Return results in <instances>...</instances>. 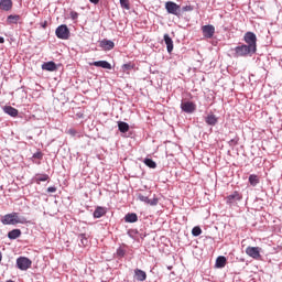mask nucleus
<instances>
[{
  "instance_id": "nucleus-9",
  "label": "nucleus",
  "mask_w": 282,
  "mask_h": 282,
  "mask_svg": "<svg viewBox=\"0 0 282 282\" xmlns=\"http://www.w3.org/2000/svg\"><path fill=\"white\" fill-rule=\"evenodd\" d=\"M237 202H241V196L239 195V192H234L226 198V203L229 206H232V204H237Z\"/></svg>"
},
{
  "instance_id": "nucleus-22",
  "label": "nucleus",
  "mask_w": 282,
  "mask_h": 282,
  "mask_svg": "<svg viewBox=\"0 0 282 282\" xmlns=\"http://www.w3.org/2000/svg\"><path fill=\"white\" fill-rule=\"evenodd\" d=\"M20 19H21V15L10 14L7 18V23H9V25L18 24Z\"/></svg>"
},
{
  "instance_id": "nucleus-20",
  "label": "nucleus",
  "mask_w": 282,
  "mask_h": 282,
  "mask_svg": "<svg viewBox=\"0 0 282 282\" xmlns=\"http://www.w3.org/2000/svg\"><path fill=\"white\" fill-rule=\"evenodd\" d=\"M124 221L127 224H135V221H138V214L135 213L127 214L124 216Z\"/></svg>"
},
{
  "instance_id": "nucleus-27",
  "label": "nucleus",
  "mask_w": 282,
  "mask_h": 282,
  "mask_svg": "<svg viewBox=\"0 0 282 282\" xmlns=\"http://www.w3.org/2000/svg\"><path fill=\"white\" fill-rule=\"evenodd\" d=\"M249 184L251 186H257V184H259V176H257V174L249 175Z\"/></svg>"
},
{
  "instance_id": "nucleus-5",
  "label": "nucleus",
  "mask_w": 282,
  "mask_h": 282,
  "mask_svg": "<svg viewBox=\"0 0 282 282\" xmlns=\"http://www.w3.org/2000/svg\"><path fill=\"white\" fill-rule=\"evenodd\" d=\"M243 41L249 47H252L257 52V34H254V32L249 31L245 33Z\"/></svg>"
},
{
  "instance_id": "nucleus-41",
  "label": "nucleus",
  "mask_w": 282,
  "mask_h": 282,
  "mask_svg": "<svg viewBox=\"0 0 282 282\" xmlns=\"http://www.w3.org/2000/svg\"><path fill=\"white\" fill-rule=\"evenodd\" d=\"M90 3H94L95 6H97V3H100V0H89Z\"/></svg>"
},
{
  "instance_id": "nucleus-6",
  "label": "nucleus",
  "mask_w": 282,
  "mask_h": 282,
  "mask_svg": "<svg viewBox=\"0 0 282 282\" xmlns=\"http://www.w3.org/2000/svg\"><path fill=\"white\" fill-rule=\"evenodd\" d=\"M246 254H248V257H251V259H256V261H259V259H261V248L260 247H247Z\"/></svg>"
},
{
  "instance_id": "nucleus-12",
  "label": "nucleus",
  "mask_w": 282,
  "mask_h": 282,
  "mask_svg": "<svg viewBox=\"0 0 282 282\" xmlns=\"http://www.w3.org/2000/svg\"><path fill=\"white\" fill-rule=\"evenodd\" d=\"M1 224L3 226H14V217L13 214H7L1 218Z\"/></svg>"
},
{
  "instance_id": "nucleus-31",
  "label": "nucleus",
  "mask_w": 282,
  "mask_h": 282,
  "mask_svg": "<svg viewBox=\"0 0 282 282\" xmlns=\"http://www.w3.org/2000/svg\"><path fill=\"white\" fill-rule=\"evenodd\" d=\"M193 237H199L202 235V228L199 226H196L192 229Z\"/></svg>"
},
{
  "instance_id": "nucleus-32",
  "label": "nucleus",
  "mask_w": 282,
  "mask_h": 282,
  "mask_svg": "<svg viewBox=\"0 0 282 282\" xmlns=\"http://www.w3.org/2000/svg\"><path fill=\"white\" fill-rule=\"evenodd\" d=\"M138 200L143 202L144 204H149V196H144L142 194L138 195Z\"/></svg>"
},
{
  "instance_id": "nucleus-35",
  "label": "nucleus",
  "mask_w": 282,
  "mask_h": 282,
  "mask_svg": "<svg viewBox=\"0 0 282 282\" xmlns=\"http://www.w3.org/2000/svg\"><path fill=\"white\" fill-rule=\"evenodd\" d=\"M33 158H35L36 160H41V158H43V153L36 152L33 154Z\"/></svg>"
},
{
  "instance_id": "nucleus-19",
  "label": "nucleus",
  "mask_w": 282,
  "mask_h": 282,
  "mask_svg": "<svg viewBox=\"0 0 282 282\" xmlns=\"http://www.w3.org/2000/svg\"><path fill=\"white\" fill-rule=\"evenodd\" d=\"M94 67H101L102 69H111V64L107 61L93 62Z\"/></svg>"
},
{
  "instance_id": "nucleus-39",
  "label": "nucleus",
  "mask_w": 282,
  "mask_h": 282,
  "mask_svg": "<svg viewBox=\"0 0 282 282\" xmlns=\"http://www.w3.org/2000/svg\"><path fill=\"white\" fill-rule=\"evenodd\" d=\"M41 28H43V30H45V28H47V21L41 22Z\"/></svg>"
},
{
  "instance_id": "nucleus-7",
  "label": "nucleus",
  "mask_w": 282,
  "mask_h": 282,
  "mask_svg": "<svg viewBox=\"0 0 282 282\" xmlns=\"http://www.w3.org/2000/svg\"><path fill=\"white\" fill-rule=\"evenodd\" d=\"M181 109L185 113H194L195 109H197V106L193 101H185L181 104Z\"/></svg>"
},
{
  "instance_id": "nucleus-34",
  "label": "nucleus",
  "mask_w": 282,
  "mask_h": 282,
  "mask_svg": "<svg viewBox=\"0 0 282 282\" xmlns=\"http://www.w3.org/2000/svg\"><path fill=\"white\" fill-rule=\"evenodd\" d=\"M193 10H194L193 6L182 7V12H193Z\"/></svg>"
},
{
  "instance_id": "nucleus-15",
  "label": "nucleus",
  "mask_w": 282,
  "mask_h": 282,
  "mask_svg": "<svg viewBox=\"0 0 282 282\" xmlns=\"http://www.w3.org/2000/svg\"><path fill=\"white\" fill-rule=\"evenodd\" d=\"M42 69H44V72H56V69H58V67L56 66V63L51 61V62H45L44 64H42Z\"/></svg>"
},
{
  "instance_id": "nucleus-25",
  "label": "nucleus",
  "mask_w": 282,
  "mask_h": 282,
  "mask_svg": "<svg viewBox=\"0 0 282 282\" xmlns=\"http://www.w3.org/2000/svg\"><path fill=\"white\" fill-rule=\"evenodd\" d=\"M118 129L121 133H127V131H129V123H127L124 121H119Z\"/></svg>"
},
{
  "instance_id": "nucleus-18",
  "label": "nucleus",
  "mask_w": 282,
  "mask_h": 282,
  "mask_svg": "<svg viewBox=\"0 0 282 282\" xmlns=\"http://www.w3.org/2000/svg\"><path fill=\"white\" fill-rule=\"evenodd\" d=\"M134 279L140 282L147 281V272H144L142 269H135Z\"/></svg>"
},
{
  "instance_id": "nucleus-40",
  "label": "nucleus",
  "mask_w": 282,
  "mask_h": 282,
  "mask_svg": "<svg viewBox=\"0 0 282 282\" xmlns=\"http://www.w3.org/2000/svg\"><path fill=\"white\" fill-rule=\"evenodd\" d=\"M234 144H237V140L231 139V140L229 141V145H230V147H234Z\"/></svg>"
},
{
  "instance_id": "nucleus-11",
  "label": "nucleus",
  "mask_w": 282,
  "mask_h": 282,
  "mask_svg": "<svg viewBox=\"0 0 282 282\" xmlns=\"http://www.w3.org/2000/svg\"><path fill=\"white\" fill-rule=\"evenodd\" d=\"M2 109L4 113L11 116V118H17L19 116V110L12 106H4Z\"/></svg>"
},
{
  "instance_id": "nucleus-43",
  "label": "nucleus",
  "mask_w": 282,
  "mask_h": 282,
  "mask_svg": "<svg viewBox=\"0 0 282 282\" xmlns=\"http://www.w3.org/2000/svg\"><path fill=\"white\" fill-rule=\"evenodd\" d=\"M69 133H70L72 135H75V134H76V131L69 130Z\"/></svg>"
},
{
  "instance_id": "nucleus-10",
  "label": "nucleus",
  "mask_w": 282,
  "mask_h": 282,
  "mask_svg": "<svg viewBox=\"0 0 282 282\" xmlns=\"http://www.w3.org/2000/svg\"><path fill=\"white\" fill-rule=\"evenodd\" d=\"M99 45L102 47V50H106V52H109L116 47V44L111 40H102Z\"/></svg>"
},
{
  "instance_id": "nucleus-21",
  "label": "nucleus",
  "mask_w": 282,
  "mask_h": 282,
  "mask_svg": "<svg viewBox=\"0 0 282 282\" xmlns=\"http://www.w3.org/2000/svg\"><path fill=\"white\" fill-rule=\"evenodd\" d=\"M107 215V210L104 207H97L94 212L95 219H100V217H105Z\"/></svg>"
},
{
  "instance_id": "nucleus-16",
  "label": "nucleus",
  "mask_w": 282,
  "mask_h": 282,
  "mask_svg": "<svg viewBox=\"0 0 282 282\" xmlns=\"http://www.w3.org/2000/svg\"><path fill=\"white\" fill-rule=\"evenodd\" d=\"M0 10L10 12L12 10V0H0Z\"/></svg>"
},
{
  "instance_id": "nucleus-26",
  "label": "nucleus",
  "mask_w": 282,
  "mask_h": 282,
  "mask_svg": "<svg viewBox=\"0 0 282 282\" xmlns=\"http://www.w3.org/2000/svg\"><path fill=\"white\" fill-rule=\"evenodd\" d=\"M143 163L145 166H149V169H158V163H155V161L152 159H144Z\"/></svg>"
},
{
  "instance_id": "nucleus-36",
  "label": "nucleus",
  "mask_w": 282,
  "mask_h": 282,
  "mask_svg": "<svg viewBox=\"0 0 282 282\" xmlns=\"http://www.w3.org/2000/svg\"><path fill=\"white\" fill-rule=\"evenodd\" d=\"M118 257H124V251L122 248L117 249Z\"/></svg>"
},
{
  "instance_id": "nucleus-42",
  "label": "nucleus",
  "mask_w": 282,
  "mask_h": 282,
  "mask_svg": "<svg viewBox=\"0 0 282 282\" xmlns=\"http://www.w3.org/2000/svg\"><path fill=\"white\" fill-rule=\"evenodd\" d=\"M0 43H6V39H3V36H0Z\"/></svg>"
},
{
  "instance_id": "nucleus-37",
  "label": "nucleus",
  "mask_w": 282,
  "mask_h": 282,
  "mask_svg": "<svg viewBox=\"0 0 282 282\" xmlns=\"http://www.w3.org/2000/svg\"><path fill=\"white\" fill-rule=\"evenodd\" d=\"M46 193H56V187L55 186L47 187Z\"/></svg>"
},
{
  "instance_id": "nucleus-4",
  "label": "nucleus",
  "mask_w": 282,
  "mask_h": 282,
  "mask_svg": "<svg viewBox=\"0 0 282 282\" xmlns=\"http://www.w3.org/2000/svg\"><path fill=\"white\" fill-rule=\"evenodd\" d=\"M55 35L57 36V39H61L62 41H67V39H69V28H67L66 24H61L55 30Z\"/></svg>"
},
{
  "instance_id": "nucleus-28",
  "label": "nucleus",
  "mask_w": 282,
  "mask_h": 282,
  "mask_svg": "<svg viewBox=\"0 0 282 282\" xmlns=\"http://www.w3.org/2000/svg\"><path fill=\"white\" fill-rule=\"evenodd\" d=\"M48 180H50V175L47 174L37 175L35 177V182H37V184H41V182H47Z\"/></svg>"
},
{
  "instance_id": "nucleus-17",
  "label": "nucleus",
  "mask_w": 282,
  "mask_h": 282,
  "mask_svg": "<svg viewBox=\"0 0 282 282\" xmlns=\"http://www.w3.org/2000/svg\"><path fill=\"white\" fill-rule=\"evenodd\" d=\"M205 122L206 124H208L209 127H215V124H217V122H219V118H217V116L210 113L205 118Z\"/></svg>"
},
{
  "instance_id": "nucleus-38",
  "label": "nucleus",
  "mask_w": 282,
  "mask_h": 282,
  "mask_svg": "<svg viewBox=\"0 0 282 282\" xmlns=\"http://www.w3.org/2000/svg\"><path fill=\"white\" fill-rule=\"evenodd\" d=\"M70 19H73V21H75V19H78V13L77 12H70Z\"/></svg>"
},
{
  "instance_id": "nucleus-30",
  "label": "nucleus",
  "mask_w": 282,
  "mask_h": 282,
  "mask_svg": "<svg viewBox=\"0 0 282 282\" xmlns=\"http://www.w3.org/2000/svg\"><path fill=\"white\" fill-rule=\"evenodd\" d=\"M119 3L123 10H131V4L129 0H119Z\"/></svg>"
},
{
  "instance_id": "nucleus-2",
  "label": "nucleus",
  "mask_w": 282,
  "mask_h": 282,
  "mask_svg": "<svg viewBox=\"0 0 282 282\" xmlns=\"http://www.w3.org/2000/svg\"><path fill=\"white\" fill-rule=\"evenodd\" d=\"M165 10H166L167 14H173L174 17L182 15V7H180V4H177L173 1L165 2Z\"/></svg>"
},
{
  "instance_id": "nucleus-3",
  "label": "nucleus",
  "mask_w": 282,
  "mask_h": 282,
  "mask_svg": "<svg viewBox=\"0 0 282 282\" xmlns=\"http://www.w3.org/2000/svg\"><path fill=\"white\" fill-rule=\"evenodd\" d=\"M17 268L18 270H21L22 272H25L32 268V260L26 257H19L17 259Z\"/></svg>"
},
{
  "instance_id": "nucleus-14",
  "label": "nucleus",
  "mask_w": 282,
  "mask_h": 282,
  "mask_svg": "<svg viewBox=\"0 0 282 282\" xmlns=\"http://www.w3.org/2000/svg\"><path fill=\"white\" fill-rule=\"evenodd\" d=\"M163 39L166 45L167 53L171 54L173 52V39H171V35H169V33H165Z\"/></svg>"
},
{
  "instance_id": "nucleus-44",
  "label": "nucleus",
  "mask_w": 282,
  "mask_h": 282,
  "mask_svg": "<svg viewBox=\"0 0 282 282\" xmlns=\"http://www.w3.org/2000/svg\"><path fill=\"white\" fill-rule=\"evenodd\" d=\"M126 69H129V65L124 64Z\"/></svg>"
},
{
  "instance_id": "nucleus-23",
  "label": "nucleus",
  "mask_w": 282,
  "mask_h": 282,
  "mask_svg": "<svg viewBox=\"0 0 282 282\" xmlns=\"http://www.w3.org/2000/svg\"><path fill=\"white\" fill-rule=\"evenodd\" d=\"M21 237V229H13L8 232V238L11 240L19 239Z\"/></svg>"
},
{
  "instance_id": "nucleus-33",
  "label": "nucleus",
  "mask_w": 282,
  "mask_h": 282,
  "mask_svg": "<svg viewBox=\"0 0 282 282\" xmlns=\"http://www.w3.org/2000/svg\"><path fill=\"white\" fill-rule=\"evenodd\" d=\"M159 202L160 200L155 197L153 199L149 198L148 205L149 206H158Z\"/></svg>"
},
{
  "instance_id": "nucleus-13",
  "label": "nucleus",
  "mask_w": 282,
  "mask_h": 282,
  "mask_svg": "<svg viewBox=\"0 0 282 282\" xmlns=\"http://www.w3.org/2000/svg\"><path fill=\"white\" fill-rule=\"evenodd\" d=\"M13 225L17 226V224H28V218L24 216H21L19 213L13 212Z\"/></svg>"
},
{
  "instance_id": "nucleus-8",
  "label": "nucleus",
  "mask_w": 282,
  "mask_h": 282,
  "mask_svg": "<svg viewBox=\"0 0 282 282\" xmlns=\"http://www.w3.org/2000/svg\"><path fill=\"white\" fill-rule=\"evenodd\" d=\"M202 32L205 39H213L215 36V26L213 24L204 25Z\"/></svg>"
},
{
  "instance_id": "nucleus-29",
  "label": "nucleus",
  "mask_w": 282,
  "mask_h": 282,
  "mask_svg": "<svg viewBox=\"0 0 282 282\" xmlns=\"http://www.w3.org/2000/svg\"><path fill=\"white\" fill-rule=\"evenodd\" d=\"M79 239H80L79 246L82 248H85V246H87V243H89V241L87 240V236H85V234H80Z\"/></svg>"
},
{
  "instance_id": "nucleus-24",
  "label": "nucleus",
  "mask_w": 282,
  "mask_h": 282,
  "mask_svg": "<svg viewBox=\"0 0 282 282\" xmlns=\"http://www.w3.org/2000/svg\"><path fill=\"white\" fill-rule=\"evenodd\" d=\"M226 257L224 256H219L217 259H216V264H215V268H226Z\"/></svg>"
},
{
  "instance_id": "nucleus-1",
  "label": "nucleus",
  "mask_w": 282,
  "mask_h": 282,
  "mask_svg": "<svg viewBox=\"0 0 282 282\" xmlns=\"http://www.w3.org/2000/svg\"><path fill=\"white\" fill-rule=\"evenodd\" d=\"M231 52H234V58H246V56H252L253 54H257V51L251 46H248V44H240L231 48Z\"/></svg>"
}]
</instances>
